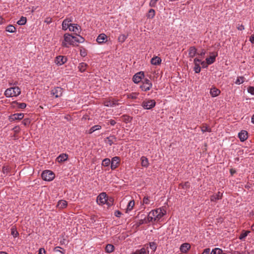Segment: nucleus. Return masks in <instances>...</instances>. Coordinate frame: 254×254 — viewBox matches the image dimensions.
Masks as SVG:
<instances>
[{
	"label": "nucleus",
	"mask_w": 254,
	"mask_h": 254,
	"mask_svg": "<svg viewBox=\"0 0 254 254\" xmlns=\"http://www.w3.org/2000/svg\"><path fill=\"white\" fill-rule=\"evenodd\" d=\"M108 143L111 146L116 141V137L114 135H111L106 138Z\"/></svg>",
	"instance_id": "bb28decb"
},
{
	"label": "nucleus",
	"mask_w": 254,
	"mask_h": 254,
	"mask_svg": "<svg viewBox=\"0 0 254 254\" xmlns=\"http://www.w3.org/2000/svg\"><path fill=\"white\" fill-rule=\"evenodd\" d=\"M67 61V58L65 56H59L56 58L55 62L58 65H62Z\"/></svg>",
	"instance_id": "ddd939ff"
},
{
	"label": "nucleus",
	"mask_w": 254,
	"mask_h": 254,
	"mask_svg": "<svg viewBox=\"0 0 254 254\" xmlns=\"http://www.w3.org/2000/svg\"><path fill=\"white\" fill-rule=\"evenodd\" d=\"M107 195L106 192H101L97 197L96 201L99 205H103L106 203L107 200Z\"/></svg>",
	"instance_id": "0eeeda50"
},
{
	"label": "nucleus",
	"mask_w": 254,
	"mask_h": 254,
	"mask_svg": "<svg viewBox=\"0 0 254 254\" xmlns=\"http://www.w3.org/2000/svg\"><path fill=\"white\" fill-rule=\"evenodd\" d=\"M150 248L155 252L157 248V244L155 242H150L149 244Z\"/></svg>",
	"instance_id": "49530a36"
},
{
	"label": "nucleus",
	"mask_w": 254,
	"mask_h": 254,
	"mask_svg": "<svg viewBox=\"0 0 254 254\" xmlns=\"http://www.w3.org/2000/svg\"><path fill=\"white\" fill-rule=\"evenodd\" d=\"M107 37L104 34L99 35L97 38V42L99 43H103L107 41Z\"/></svg>",
	"instance_id": "aec40b11"
},
{
	"label": "nucleus",
	"mask_w": 254,
	"mask_h": 254,
	"mask_svg": "<svg viewBox=\"0 0 254 254\" xmlns=\"http://www.w3.org/2000/svg\"><path fill=\"white\" fill-rule=\"evenodd\" d=\"M205 53H206V51L204 49H203L200 52H199L197 51V55H198L200 58H204Z\"/></svg>",
	"instance_id": "8fccbe9b"
},
{
	"label": "nucleus",
	"mask_w": 254,
	"mask_h": 254,
	"mask_svg": "<svg viewBox=\"0 0 254 254\" xmlns=\"http://www.w3.org/2000/svg\"><path fill=\"white\" fill-rule=\"evenodd\" d=\"M24 117L23 113H16L9 116L8 120L9 122H12L16 120H20Z\"/></svg>",
	"instance_id": "9b49d317"
},
{
	"label": "nucleus",
	"mask_w": 254,
	"mask_h": 254,
	"mask_svg": "<svg viewBox=\"0 0 254 254\" xmlns=\"http://www.w3.org/2000/svg\"><path fill=\"white\" fill-rule=\"evenodd\" d=\"M197 49H190L189 52V55L190 58H193L197 55Z\"/></svg>",
	"instance_id": "7c9ffc66"
},
{
	"label": "nucleus",
	"mask_w": 254,
	"mask_h": 254,
	"mask_svg": "<svg viewBox=\"0 0 254 254\" xmlns=\"http://www.w3.org/2000/svg\"><path fill=\"white\" fill-rule=\"evenodd\" d=\"M28 123H29V122L28 119H24L22 122V123L24 126H26Z\"/></svg>",
	"instance_id": "0e129e2a"
},
{
	"label": "nucleus",
	"mask_w": 254,
	"mask_h": 254,
	"mask_svg": "<svg viewBox=\"0 0 254 254\" xmlns=\"http://www.w3.org/2000/svg\"><path fill=\"white\" fill-rule=\"evenodd\" d=\"M223 194L220 192H218L216 194L212 195L210 196V201L215 202L218 200L222 199Z\"/></svg>",
	"instance_id": "f3484780"
},
{
	"label": "nucleus",
	"mask_w": 254,
	"mask_h": 254,
	"mask_svg": "<svg viewBox=\"0 0 254 254\" xmlns=\"http://www.w3.org/2000/svg\"><path fill=\"white\" fill-rule=\"evenodd\" d=\"M115 247L112 244H107L105 248V251L106 253H111L114 251Z\"/></svg>",
	"instance_id": "cd10ccee"
},
{
	"label": "nucleus",
	"mask_w": 254,
	"mask_h": 254,
	"mask_svg": "<svg viewBox=\"0 0 254 254\" xmlns=\"http://www.w3.org/2000/svg\"><path fill=\"white\" fill-rule=\"evenodd\" d=\"M101 129V126L100 125H95L91 127L88 130V133L91 134L96 130Z\"/></svg>",
	"instance_id": "c756f323"
},
{
	"label": "nucleus",
	"mask_w": 254,
	"mask_h": 254,
	"mask_svg": "<svg viewBox=\"0 0 254 254\" xmlns=\"http://www.w3.org/2000/svg\"><path fill=\"white\" fill-rule=\"evenodd\" d=\"M43 180L46 181H51L55 177V174L50 170L44 171L41 175Z\"/></svg>",
	"instance_id": "39448f33"
},
{
	"label": "nucleus",
	"mask_w": 254,
	"mask_h": 254,
	"mask_svg": "<svg viewBox=\"0 0 254 254\" xmlns=\"http://www.w3.org/2000/svg\"><path fill=\"white\" fill-rule=\"evenodd\" d=\"M248 92L252 95H254V87L249 86L248 88Z\"/></svg>",
	"instance_id": "864d4df0"
},
{
	"label": "nucleus",
	"mask_w": 254,
	"mask_h": 254,
	"mask_svg": "<svg viewBox=\"0 0 254 254\" xmlns=\"http://www.w3.org/2000/svg\"><path fill=\"white\" fill-rule=\"evenodd\" d=\"M68 158V155L66 154L63 153L60 154L57 158V161L59 162H63L67 160Z\"/></svg>",
	"instance_id": "412c9836"
},
{
	"label": "nucleus",
	"mask_w": 254,
	"mask_h": 254,
	"mask_svg": "<svg viewBox=\"0 0 254 254\" xmlns=\"http://www.w3.org/2000/svg\"><path fill=\"white\" fill-rule=\"evenodd\" d=\"M244 79L245 78L243 76H238L235 83L237 85H240L244 82Z\"/></svg>",
	"instance_id": "f704fd0d"
},
{
	"label": "nucleus",
	"mask_w": 254,
	"mask_h": 254,
	"mask_svg": "<svg viewBox=\"0 0 254 254\" xmlns=\"http://www.w3.org/2000/svg\"><path fill=\"white\" fill-rule=\"evenodd\" d=\"M240 253H241V254H250V252H249L248 251H243Z\"/></svg>",
	"instance_id": "774afa93"
},
{
	"label": "nucleus",
	"mask_w": 254,
	"mask_h": 254,
	"mask_svg": "<svg viewBox=\"0 0 254 254\" xmlns=\"http://www.w3.org/2000/svg\"><path fill=\"white\" fill-rule=\"evenodd\" d=\"M156 105V102L153 99L143 101L141 104L142 107L146 110H150Z\"/></svg>",
	"instance_id": "423d86ee"
},
{
	"label": "nucleus",
	"mask_w": 254,
	"mask_h": 254,
	"mask_svg": "<svg viewBox=\"0 0 254 254\" xmlns=\"http://www.w3.org/2000/svg\"><path fill=\"white\" fill-rule=\"evenodd\" d=\"M201 62H202L201 60L198 58H195L193 60L194 64H199V63H201Z\"/></svg>",
	"instance_id": "bf43d9fd"
},
{
	"label": "nucleus",
	"mask_w": 254,
	"mask_h": 254,
	"mask_svg": "<svg viewBox=\"0 0 254 254\" xmlns=\"http://www.w3.org/2000/svg\"><path fill=\"white\" fill-rule=\"evenodd\" d=\"M15 30V27L11 25H9L6 27V30L10 33L14 32Z\"/></svg>",
	"instance_id": "e433bc0d"
},
{
	"label": "nucleus",
	"mask_w": 254,
	"mask_h": 254,
	"mask_svg": "<svg viewBox=\"0 0 254 254\" xmlns=\"http://www.w3.org/2000/svg\"><path fill=\"white\" fill-rule=\"evenodd\" d=\"M117 102V101L114 100V99L110 98L104 101L103 104L106 107H113L118 105Z\"/></svg>",
	"instance_id": "f8f14e48"
},
{
	"label": "nucleus",
	"mask_w": 254,
	"mask_h": 254,
	"mask_svg": "<svg viewBox=\"0 0 254 254\" xmlns=\"http://www.w3.org/2000/svg\"><path fill=\"white\" fill-rule=\"evenodd\" d=\"M220 93V91L218 89L213 87L210 89V94L213 97L218 96Z\"/></svg>",
	"instance_id": "6ab92c4d"
},
{
	"label": "nucleus",
	"mask_w": 254,
	"mask_h": 254,
	"mask_svg": "<svg viewBox=\"0 0 254 254\" xmlns=\"http://www.w3.org/2000/svg\"><path fill=\"white\" fill-rule=\"evenodd\" d=\"M144 77V72L142 71L138 72L136 73H135L133 77H132V80L135 83H138L140 82L141 80V79Z\"/></svg>",
	"instance_id": "9d476101"
},
{
	"label": "nucleus",
	"mask_w": 254,
	"mask_h": 254,
	"mask_svg": "<svg viewBox=\"0 0 254 254\" xmlns=\"http://www.w3.org/2000/svg\"><path fill=\"white\" fill-rule=\"evenodd\" d=\"M149 252L146 251L144 248H142L140 250H137L131 254H148Z\"/></svg>",
	"instance_id": "c85d7f7f"
},
{
	"label": "nucleus",
	"mask_w": 254,
	"mask_h": 254,
	"mask_svg": "<svg viewBox=\"0 0 254 254\" xmlns=\"http://www.w3.org/2000/svg\"><path fill=\"white\" fill-rule=\"evenodd\" d=\"M26 18L24 17H22L20 20L17 21V24L19 25H22L26 23Z\"/></svg>",
	"instance_id": "a18cd8bd"
},
{
	"label": "nucleus",
	"mask_w": 254,
	"mask_h": 254,
	"mask_svg": "<svg viewBox=\"0 0 254 254\" xmlns=\"http://www.w3.org/2000/svg\"><path fill=\"white\" fill-rule=\"evenodd\" d=\"M11 230V234L13 236L14 238H16L18 236L19 233L16 231L15 228L12 227L10 229Z\"/></svg>",
	"instance_id": "c9c22d12"
},
{
	"label": "nucleus",
	"mask_w": 254,
	"mask_h": 254,
	"mask_svg": "<svg viewBox=\"0 0 254 254\" xmlns=\"http://www.w3.org/2000/svg\"><path fill=\"white\" fill-rule=\"evenodd\" d=\"M217 55L218 54L217 52L211 53L210 56L206 59L207 64H211L214 63L215 62V59Z\"/></svg>",
	"instance_id": "4468645a"
},
{
	"label": "nucleus",
	"mask_w": 254,
	"mask_h": 254,
	"mask_svg": "<svg viewBox=\"0 0 254 254\" xmlns=\"http://www.w3.org/2000/svg\"><path fill=\"white\" fill-rule=\"evenodd\" d=\"M21 93V90L18 87H14L7 88L4 92V95L6 97L17 96Z\"/></svg>",
	"instance_id": "7ed1b4c3"
},
{
	"label": "nucleus",
	"mask_w": 254,
	"mask_h": 254,
	"mask_svg": "<svg viewBox=\"0 0 254 254\" xmlns=\"http://www.w3.org/2000/svg\"><path fill=\"white\" fill-rule=\"evenodd\" d=\"M230 173L232 176H233L235 173H236V171L235 169H231L230 170Z\"/></svg>",
	"instance_id": "69168bd1"
},
{
	"label": "nucleus",
	"mask_w": 254,
	"mask_h": 254,
	"mask_svg": "<svg viewBox=\"0 0 254 254\" xmlns=\"http://www.w3.org/2000/svg\"><path fill=\"white\" fill-rule=\"evenodd\" d=\"M250 233L249 231H243L239 236V239L241 240H243Z\"/></svg>",
	"instance_id": "2f4dec72"
},
{
	"label": "nucleus",
	"mask_w": 254,
	"mask_h": 254,
	"mask_svg": "<svg viewBox=\"0 0 254 254\" xmlns=\"http://www.w3.org/2000/svg\"><path fill=\"white\" fill-rule=\"evenodd\" d=\"M150 203L149 197L145 196L142 200V204H149Z\"/></svg>",
	"instance_id": "09e8293b"
},
{
	"label": "nucleus",
	"mask_w": 254,
	"mask_h": 254,
	"mask_svg": "<svg viewBox=\"0 0 254 254\" xmlns=\"http://www.w3.org/2000/svg\"><path fill=\"white\" fill-rule=\"evenodd\" d=\"M166 211L164 209L158 208L150 211L148 216V221L153 222L159 220L165 214Z\"/></svg>",
	"instance_id": "f03ea898"
},
{
	"label": "nucleus",
	"mask_w": 254,
	"mask_h": 254,
	"mask_svg": "<svg viewBox=\"0 0 254 254\" xmlns=\"http://www.w3.org/2000/svg\"><path fill=\"white\" fill-rule=\"evenodd\" d=\"M62 28L64 30H66L67 28L69 29V26H68L67 25L62 24Z\"/></svg>",
	"instance_id": "e2e57ef3"
},
{
	"label": "nucleus",
	"mask_w": 254,
	"mask_h": 254,
	"mask_svg": "<svg viewBox=\"0 0 254 254\" xmlns=\"http://www.w3.org/2000/svg\"><path fill=\"white\" fill-rule=\"evenodd\" d=\"M13 104H16L17 107L20 109H24L26 107V104L25 103H18L16 101L13 102Z\"/></svg>",
	"instance_id": "4c0bfd02"
},
{
	"label": "nucleus",
	"mask_w": 254,
	"mask_h": 254,
	"mask_svg": "<svg viewBox=\"0 0 254 254\" xmlns=\"http://www.w3.org/2000/svg\"><path fill=\"white\" fill-rule=\"evenodd\" d=\"M200 64H201L202 68H207L208 67V65H210L209 64H207V62L206 61L205 62V61L201 62Z\"/></svg>",
	"instance_id": "6e6d98bb"
},
{
	"label": "nucleus",
	"mask_w": 254,
	"mask_h": 254,
	"mask_svg": "<svg viewBox=\"0 0 254 254\" xmlns=\"http://www.w3.org/2000/svg\"><path fill=\"white\" fill-rule=\"evenodd\" d=\"M182 188L184 189H187L190 188V184L189 182H186L184 184L182 185Z\"/></svg>",
	"instance_id": "3c124183"
},
{
	"label": "nucleus",
	"mask_w": 254,
	"mask_h": 254,
	"mask_svg": "<svg viewBox=\"0 0 254 254\" xmlns=\"http://www.w3.org/2000/svg\"><path fill=\"white\" fill-rule=\"evenodd\" d=\"M111 163V161L109 158L104 159L102 162V165L104 167H108Z\"/></svg>",
	"instance_id": "473e14b6"
},
{
	"label": "nucleus",
	"mask_w": 254,
	"mask_h": 254,
	"mask_svg": "<svg viewBox=\"0 0 254 254\" xmlns=\"http://www.w3.org/2000/svg\"><path fill=\"white\" fill-rule=\"evenodd\" d=\"M194 64V67H193V70L194 71V72L196 73H198L200 72V70H201V67L199 65V64Z\"/></svg>",
	"instance_id": "58836bf2"
},
{
	"label": "nucleus",
	"mask_w": 254,
	"mask_h": 254,
	"mask_svg": "<svg viewBox=\"0 0 254 254\" xmlns=\"http://www.w3.org/2000/svg\"><path fill=\"white\" fill-rule=\"evenodd\" d=\"M161 61L162 60L160 58L156 56L151 59V63L153 65H157L160 64L161 63Z\"/></svg>",
	"instance_id": "4be33fe9"
},
{
	"label": "nucleus",
	"mask_w": 254,
	"mask_h": 254,
	"mask_svg": "<svg viewBox=\"0 0 254 254\" xmlns=\"http://www.w3.org/2000/svg\"><path fill=\"white\" fill-rule=\"evenodd\" d=\"M67 205V202L64 200H59L58 202L57 206L60 209L65 208Z\"/></svg>",
	"instance_id": "5701e85b"
},
{
	"label": "nucleus",
	"mask_w": 254,
	"mask_h": 254,
	"mask_svg": "<svg viewBox=\"0 0 254 254\" xmlns=\"http://www.w3.org/2000/svg\"><path fill=\"white\" fill-rule=\"evenodd\" d=\"M114 214H115V215L117 217H120L122 215L121 212L119 210H116L115 211Z\"/></svg>",
	"instance_id": "13d9d810"
},
{
	"label": "nucleus",
	"mask_w": 254,
	"mask_h": 254,
	"mask_svg": "<svg viewBox=\"0 0 254 254\" xmlns=\"http://www.w3.org/2000/svg\"><path fill=\"white\" fill-rule=\"evenodd\" d=\"M114 199L112 197H108L107 200L105 204H106L108 207L112 206L114 204Z\"/></svg>",
	"instance_id": "72a5a7b5"
},
{
	"label": "nucleus",
	"mask_w": 254,
	"mask_h": 254,
	"mask_svg": "<svg viewBox=\"0 0 254 254\" xmlns=\"http://www.w3.org/2000/svg\"><path fill=\"white\" fill-rule=\"evenodd\" d=\"M149 222V221H148V219H147V217L146 218L145 217L143 219H140L138 222V226H140L143 224H147Z\"/></svg>",
	"instance_id": "ea45409f"
},
{
	"label": "nucleus",
	"mask_w": 254,
	"mask_h": 254,
	"mask_svg": "<svg viewBox=\"0 0 254 254\" xmlns=\"http://www.w3.org/2000/svg\"><path fill=\"white\" fill-rule=\"evenodd\" d=\"M120 158L118 156H115L112 158L111 163V169L112 170H115L120 164Z\"/></svg>",
	"instance_id": "1a4fd4ad"
},
{
	"label": "nucleus",
	"mask_w": 254,
	"mask_h": 254,
	"mask_svg": "<svg viewBox=\"0 0 254 254\" xmlns=\"http://www.w3.org/2000/svg\"><path fill=\"white\" fill-rule=\"evenodd\" d=\"M158 0H151L149 2V6L151 7H155Z\"/></svg>",
	"instance_id": "5fc2aeb1"
},
{
	"label": "nucleus",
	"mask_w": 254,
	"mask_h": 254,
	"mask_svg": "<svg viewBox=\"0 0 254 254\" xmlns=\"http://www.w3.org/2000/svg\"><path fill=\"white\" fill-rule=\"evenodd\" d=\"M84 39L83 37L80 36H72L69 34H65L64 35V42L63 43L65 46H68L67 45L78 47V44L83 43Z\"/></svg>",
	"instance_id": "f257e3e1"
},
{
	"label": "nucleus",
	"mask_w": 254,
	"mask_h": 254,
	"mask_svg": "<svg viewBox=\"0 0 254 254\" xmlns=\"http://www.w3.org/2000/svg\"><path fill=\"white\" fill-rule=\"evenodd\" d=\"M108 124H110L111 126H114L116 124V122L114 120H110L109 121Z\"/></svg>",
	"instance_id": "680f3d73"
},
{
	"label": "nucleus",
	"mask_w": 254,
	"mask_h": 254,
	"mask_svg": "<svg viewBox=\"0 0 254 254\" xmlns=\"http://www.w3.org/2000/svg\"><path fill=\"white\" fill-rule=\"evenodd\" d=\"M201 130L202 132H210L211 131V129L205 125H203L201 127Z\"/></svg>",
	"instance_id": "79ce46f5"
},
{
	"label": "nucleus",
	"mask_w": 254,
	"mask_h": 254,
	"mask_svg": "<svg viewBox=\"0 0 254 254\" xmlns=\"http://www.w3.org/2000/svg\"><path fill=\"white\" fill-rule=\"evenodd\" d=\"M190 247L191 246L190 244L186 243L181 245L180 250L182 253H187L190 249Z\"/></svg>",
	"instance_id": "dca6fc26"
},
{
	"label": "nucleus",
	"mask_w": 254,
	"mask_h": 254,
	"mask_svg": "<svg viewBox=\"0 0 254 254\" xmlns=\"http://www.w3.org/2000/svg\"><path fill=\"white\" fill-rule=\"evenodd\" d=\"M38 254H46V251L43 248L39 249Z\"/></svg>",
	"instance_id": "4d7b16f0"
},
{
	"label": "nucleus",
	"mask_w": 254,
	"mask_h": 254,
	"mask_svg": "<svg viewBox=\"0 0 254 254\" xmlns=\"http://www.w3.org/2000/svg\"><path fill=\"white\" fill-rule=\"evenodd\" d=\"M134 206V201L133 200H131L129 201L127 205V208L126 209V213H128L129 211H130L132 210L133 207Z\"/></svg>",
	"instance_id": "393cba45"
},
{
	"label": "nucleus",
	"mask_w": 254,
	"mask_h": 254,
	"mask_svg": "<svg viewBox=\"0 0 254 254\" xmlns=\"http://www.w3.org/2000/svg\"><path fill=\"white\" fill-rule=\"evenodd\" d=\"M51 94L58 98L62 96L63 93V89L60 87H56L51 91Z\"/></svg>",
	"instance_id": "6e6552de"
},
{
	"label": "nucleus",
	"mask_w": 254,
	"mask_h": 254,
	"mask_svg": "<svg viewBox=\"0 0 254 254\" xmlns=\"http://www.w3.org/2000/svg\"><path fill=\"white\" fill-rule=\"evenodd\" d=\"M210 250L209 248L204 249L201 254H209Z\"/></svg>",
	"instance_id": "052dcab7"
},
{
	"label": "nucleus",
	"mask_w": 254,
	"mask_h": 254,
	"mask_svg": "<svg viewBox=\"0 0 254 254\" xmlns=\"http://www.w3.org/2000/svg\"><path fill=\"white\" fill-rule=\"evenodd\" d=\"M127 36H126L124 34H122L119 36L118 38V40L120 42L123 43L124 42L125 40L127 39Z\"/></svg>",
	"instance_id": "de8ad7c7"
},
{
	"label": "nucleus",
	"mask_w": 254,
	"mask_h": 254,
	"mask_svg": "<svg viewBox=\"0 0 254 254\" xmlns=\"http://www.w3.org/2000/svg\"><path fill=\"white\" fill-rule=\"evenodd\" d=\"M238 136L241 141H244L248 138V132L246 130H242L238 134Z\"/></svg>",
	"instance_id": "a211bd4d"
},
{
	"label": "nucleus",
	"mask_w": 254,
	"mask_h": 254,
	"mask_svg": "<svg viewBox=\"0 0 254 254\" xmlns=\"http://www.w3.org/2000/svg\"><path fill=\"white\" fill-rule=\"evenodd\" d=\"M223 250L219 248H215L211 251L212 254H221Z\"/></svg>",
	"instance_id": "37998d69"
},
{
	"label": "nucleus",
	"mask_w": 254,
	"mask_h": 254,
	"mask_svg": "<svg viewBox=\"0 0 254 254\" xmlns=\"http://www.w3.org/2000/svg\"><path fill=\"white\" fill-rule=\"evenodd\" d=\"M141 166L143 167L147 168L149 166L148 159L145 156H142L140 158Z\"/></svg>",
	"instance_id": "b1692460"
},
{
	"label": "nucleus",
	"mask_w": 254,
	"mask_h": 254,
	"mask_svg": "<svg viewBox=\"0 0 254 254\" xmlns=\"http://www.w3.org/2000/svg\"><path fill=\"white\" fill-rule=\"evenodd\" d=\"M152 86V83L151 81L147 78H144L141 81V85L140 86V88L141 90L143 91H147L149 90Z\"/></svg>",
	"instance_id": "20e7f679"
},
{
	"label": "nucleus",
	"mask_w": 254,
	"mask_h": 254,
	"mask_svg": "<svg viewBox=\"0 0 254 254\" xmlns=\"http://www.w3.org/2000/svg\"><path fill=\"white\" fill-rule=\"evenodd\" d=\"M88 66L87 64H86L85 63H81L79 64V65L78 66V68L79 69V70L81 72H83L85 71L87 66Z\"/></svg>",
	"instance_id": "a878e982"
},
{
	"label": "nucleus",
	"mask_w": 254,
	"mask_h": 254,
	"mask_svg": "<svg viewBox=\"0 0 254 254\" xmlns=\"http://www.w3.org/2000/svg\"><path fill=\"white\" fill-rule=\"evenodd\" d=\"M80 55L83 57H85L87 55L86 49H80Z\"/></svg>",
	"instance_id": "603ef678"
},
{
	"label": "nucleus",
	"mask_w": 254,
	"mask_h": 254,
	"mask_svg": "<svg viewBox=\"0 0 254 254\" xmlns=\"http://www.w3.org/2000/svg\"><path fill=\"white\" fill-rule=\"evenodd\" d=\"M155 14V10L153 9H150L148 11V13L147 14V17L148 18H153L154 17Z\"/></svg>",
	"instance_id": "a19ab883"
},
{
	"label": "nucleus",
	"mask_w": 254,
	"mask_h": 254,
	"mask_svg": "<svg viewBox=\"0 0 254 254\" xmlns=\"http://www.w3.org/2000/svg\"><path fill=\"white\" fill-rule=\"evenodd\" d=\"M250 40L252 43H254V34L250 37Z\"/></svg>",
	"instance_id": "338daca9"
},
{
	"label": "nucleus",
	"mask_w": 254,
	"mask_h": 254,
	"mask_svg": "<svg viewBox=\"0 0 254 254\" xmlns=\"http://www.w3.org/2000/svg\"><path fill=\"white\" fill-rule=\"evenodd\" d=\"M72 22V19L71 18H66L63 22V25H67L68 26H70L72 24L70 23Z\"/></svg>",
	"instance_id": "c03bdc74"
},
{
	"label": "nucleus",
	"mask_w": 254,
	"mask_h": 254,
	"mask_svg": "<svg viewBox=\"0 0 254 254\" xmlns=\"http://www.w3.org/2000/svg\"><path fill=\"white\" fill-rule=\"evenodd\" d=\"M70 31L73 32L75 34H79L80 33L81 28L80 27L76 24H72L69 26Z\"/></svg>",
	"instance_id": "2eb2a0df"
}]
</instances>
